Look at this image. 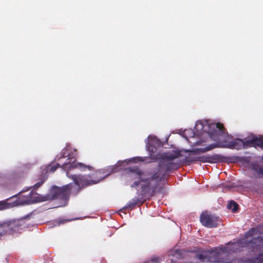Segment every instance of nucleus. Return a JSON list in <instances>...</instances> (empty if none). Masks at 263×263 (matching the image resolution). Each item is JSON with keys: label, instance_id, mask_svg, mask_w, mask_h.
Returning <instances> with one entry per match:
<instances>
[{"label": "nucleus", "instance_id": "f257e3e1", "mask_svg": "<svg viewBox=\"0 0 263 263\" xmlns=\"http://www.w3.org/2000/svg\"><path fill=\"white\" fill-rule=\"evenodd\" d=\"M102 173V172L100 171H96L92 175V177H91L89 175H69V174L67 173V176L74 182V184L73 183V189L74 191L72 192V195L76 196L83 187L97 184L109 175V173H108L105 176H103Z\"/></svg>", "mask_w": 263, "mask_h": 263}, {"label": "nucleus", "instance_id": "f03ea898", "mask_svg": "<svg viewBox=\"0 0 263 263\" xmlns=\"http://www.w3.org/2000/svg\"><path fill=\"white\" fill-rule=\"evenodd\" d=\"M209 129L208 131L209 137L211 139L216 141V143L211 144L209 146L197 149L193 151L195 154H197L198 152L205 153L216 147H224L226 145L223 144L221 141L222 138H225L228 133L226 132V129L224 128L222 123L218 122L217 123H212L209 124Z\"/></svg>", "mask_w": 263, "mask_h": 263}, {"label": "nucleus", "instance_id": "7ed1b4c3", "mask_svg": "<svg viewBox=\"0 0 263 263\" xmlns=\"http://www.w3.org/2000/svg\"><path fill=\"white\" fill-rule=\"evenodd\" d=\"M27 228L24 219H11L0 222V240L5 236L21 233Z\"/></svg>", "mask_w": 263, "mask_h": 263}, {"label": "nucleus", "instance_id": "20e7f679", "mask_svg": "<svg viewBox=\"0 0 263 263\" xmlns=\"http://www.w3.org/2000/svg\"><path fill=\"white\" fill-rule=\"evenodd\" d=\"M180 156V154L178 153L169 156H164L162 157L159 162L158 168L156 171L152 172V173L158 174L159 181H162L165 178L167 173L171 172L177 168L176 164L173 162V161Z\"/></svg>", "mask_w": 263, "mask_h": 263}, {"label": "nucleus", "instance_id": "39448f33", "mask_svg": "<svg viewBox=\"0 0 263 263\" xmlns=\"http://www.w3.org/2000/svg\"><path fill=\"white\" fill-rule=\"evenodd\" d=\"M124 173L125 184L127 185L137 179H139L141 181H146L147 179H144V177L149 176L151 175L150 172L143 171L137 165L125 168Z\"/></svg>", "mask_w": 263, "mask_h": 263}, {"label": "nucleus", "instance_id": "423d86ee", "mask_svg": "<svg viewBox=\"0 0 263 263\" xmlns=\"http://www.w3.org/2000/svg\"><path fill=\"white\" fill-rule=\"evenodd\" d=\"M73 186V183H70L63 186L62 187H54L51 191L52 198L60 200L63 202H67L69 200L70 195H72V192L74 191Z\"/></svg>", "mask_w": 263, "mask_h": 263}, {"label": "nucleus", "instance_id": "0eeeda50", "mask_svg": "<svg viewBox=\"0 0 263 263\" xmlns=\"http://www.w3.org/2000/svg\"><path fill=\"white\" fill-rule=\"evenodd\" d=\"M193 150L190 151V153L184 159V162L190 164L193 162H201L202 163L205 162H217L220 161L222 159V156L220 155H214L213 156L203 155L201 156H194L193 155H196L201 152H198L197 154H195Z\"/></svg>", "mask_w": 263, "mask_h": 263}, {"label": "nucleus", "instance_id": "6e6552de", "mask_svg": "<svg viewBox=\"0 0 263 263\" xmlns=\"http://www.w3.org/2000/svg\"><path fill=\"white\" fill-rule=\"evenodd\" d=\"M25 192L22 191L18 194L12 196L11 198L17 197L18 199L16 201L17 204H29L33 202L40 201L39 194L33 190H31L30 193L25 194Z\"/></svg>", "mask_w": 263, "mask_h": 263}, {"label": "nucleus", "instance_id": "1a4fd4ad", "mask_svg": "<svg viewBox=\"0 0 263 263\" xmlns=\"http://www.w3.org/2000/svg\"><path fill=\"white\" fill-rule=\"evenodd\" d=\"M144 179H147L146 181H141L144 183L141 186V192L143 194L148 193L151 190L154 192L157 189L160 181L158 180V174L152 173L149 176L144 177Z\"/></svg>", "mask_w": 263, "mask_h": 263}, {"label": "nucleus", "instance_id": "9d476101", "mask_svg": "<svg viewBox=\"0 0 263 263\" xmlns=\"http://www.w3.org/2000/svg\"><path fill=\"white\" fill-rule=\"evenodd\" d=\"M200 221L202 224L207 228H216L221 222V219L214 215L207 212L202 213L200 216Z\"/></svg>", "mask_w": 263, "mask_h": 263}, {"label": "nucleus", "instance_id": "9b49d317", "mask_svg": "<svg viewBox=\"0 0 263 263\" xmlns=\"http://www.w3.org/2000/svg\"><path fill=\"white\" fill-rule=\"evenodd\" d=\"M237 243L241 245L242 247L250 245L253 248V250L263 251V237L262 236L254 237L250 240L245 239H240Z\"/></svg>", "mask_w": 263, "mask_h": 263}, {"label": "nucleus", "instance_id": "f8f14e48", "mask_svg": "<svg viewBox=\"0 0 263 263\" xmlns=\"http://www.w3.org/2000/svg\"><path fill=\"white\" fill-rule=\"evenodd\" d=\"M209 261L212 263H229V258L223 256L218 247H214L208 251Z\"/></svg>", "mask_w": 263, "mask_h": 263}, {"label": "nucleus", "instance_id": "ddd939ff", "mask_svg": "<svg viewBox=\"0 0 263 263\" xmlns=\"http://www.w3.org/2000/svg\"><path fill=\"white\" fill-rule=\"evenodd\" d=\"M244 145L248 147H256V146L263 147V138L261 136L253 135L250 137H247L242 141Z\"/></svg>", "mask_w": 263, "mask_h": 263}, {"label": "nucleus", "instance_id": "4468645a", "mask_svg": "<svg viewBox=\"0 0 263 263\" xmlns=\"http://www.w3.org/2000/svg\"><path fill=\"white\" fill-rule=\"evenodd\" d=\"M239 240H238L236 243L230 241L227 243L226 246L220 245L218 246L223 257L228 258V256L231 253L234 252L236 250L237 245L242 247L241 245L237 243Z\"/></svg>", "mask_w": 263, "mask_h": 263}, {"label": "nucleus", "instance_id": "2eb2a0df", "mask_svg": "<svg viewBox=\"0 0 263 263\" xmlns=\"http://www.w3.org/2000/svg\"><path fill=\"white\" fill-rule=\"evenodd\" d=\"M144 201H140V199L138 198H134L132 199V201L128 202L126 205L123 207L121 211H125L127 210V209L131 210H133L135 208V206L138 204V203H140V205L142 204L143 203Z\"/></svg>", "mask_w": 263, "mask_h": 263}, {"label": "nucleus", "instance_id": "dca6fc26", "mask_svg": "<svg viewBox=\"0 0 263 263\" xmlns=\"http://www.w3.org/2000/svg\"><path fill=\"white\" fill-rule=\"evenodd\" d=\"M196 257L201 261H204L205 260L209 261V257H210L209 256L208 251L203 250L197 253Z\"/></svg>", "mask_w": 263, "mask_h": 263}, {"label": "nucleus", "instance_id": "f3484780", "mask_svg": "<svg viewBox=\"0 0 263 263\" xmlns=\"http://www.w3.org/2000/svg\"><path fill=\"white\" fill-rule=\"evenodd\" d=\"M70 166L72 167H77L79 168L82 170H85L86 168H88L89 170H92V167L89 166V165H86L81 163H77L74 164H70Z\"/></svg>", "mask_w": 263, "mask_h": 263}, {"label": "nucleus", "instance_id": "a211bd4d", "mask_svg": "<svg viewBox=\"0 0 263 263\" xmlns=\"http://www.w3.org/2000/svg\"><path fill=\"white\" fill-rule=\"evenodd\" d=\"M227 208L228 209L232 210V212L234 213L237 211L239 205L235 201L232 200L228 204Z\"/></svg>", "mask_w": 263, "mask_h": 263}, {"label": "nucleus", "instance_id": "6ab92c4d", "mask_svg": "<svg viewBox=\"0 0 263 263\" xmlns=\"http://www.w3.org/2000/svg\"><path fill=\"white\" fill-rule=\"evenodd\" d=\"M259 227H257L253 228L246 233V235L248 237H252L253 236L259 233Z\"/></svg>", "mask_w": 263, "mask_h": 263}, {"label": "nucleus", "instance_id": "aec40b11", "mask_svg": "<svg viewBox=\"0 0 263 263\" xmlns=\"http://www.w3.org/2000/svg\"><path fill=\"white\" fill-rule=\"evenodd\" d=\"M9 203L6 201L3 200L0 201V210H3L9 208Z\"/></svg>", "mask_w": 263, "mask_h": 263}, {"label": "nucleus", "instance_id": "412c9836", "mask_svg": "<svg viewBox=\"0 0 263 263\" xmlns=\"http://www.w3.org/2000/svg\"><path fill=\"white\" fill-rule=\"evenodd\" d=\"M60 167V164L59 163H55V164H53V165H50L48 167V170L50 172H54L57 168H58Z\"/></svg>", "mask_w": 263, "mask_h": 263}, {"label": "nucleus", "instance_id": "4be33fe9", "mask_svg": "<svg viewBox=\"0 0 263 263\" xmlns=\"http://www.w3.org/2000/svg\"><path fill=\"white\" fill-rule=\"evenodd\" d=\"M44 182V180L42 179L36 183H35L32 187L33 191L35 192V190H37L39 187H40Z\"/></svg>", "mask_w": 263, "mask_h": 263}, {"label": "nucleus", "instance_id": "5701e85b", "mask_svg": "<svg viewBox=\"0 0 263 263\" xmlns=\"http://www.w3.org/2000/svg\"><path fill=\"white\" fill-rule=\"evenodd\" d=\"M150 259L152 263H159L161 260V258L157 256H153Z\"/></svg>", "mask_w": 263, "mask_h": 263}, {"label": "nucleus", "instance_id": "b1692460", "mask_svg": "<svg viewBox=\"0 0 263 263\" xmlns=\"http://www.w3.org/2000/svg\"><path fill=\"white\" fill-rule=\"evenodd\" d=\"M141 182H142L139 179H138V180H134L132 184H130V186L131 188L137 187L140 185Z\"/></svg>", "mask_w": 263, "mask_h": 263}, {"label": "nucleus", "instance_id": "393cba45", "mask_svg": "<svg viewBox=\"0 0 263 263\" xmlns=\"http://www.w3.org/2000/svg\"><path fill=\"white\" fill-rule=\"evenodd\" d=\"M255 171L258 174L263 175V167H257L255 169Z\"/></svg>", "mask_w": 263, "mask_h": 263}, {"label": "nucleus", "instance_id": "a878e982", "mask_svg": "<svg viewBox=\"0 0 263 263\" xmlns=\"http://www.w3.org/2000/svg\"><path fill=\"white\" fill-rule=\"evenodd\" d=\"M148 139L151 141H158V140L155 137H152V136H149L148 137Z\"/></svg>", "mask_w": 263, "mask_h": 263}, {"label": "nucleus", "instance_id": "bb28decb", "mask_svg": "<svg viewBox=\"0 0 263 263\" xmlns=\"http://www.w3.org/2000/svg\"><path fill=\"white\" fill-rule=\"evenodd\" d=\"M137 159H138V161H142V160L139 157H137V158H133L131 160H129V161L130 162L132 161H133L134 162H137L136 161H134V160H136Z\"/></svg>", "mask_w": 263, "mask_h": 263}, {"label": "nucleus", "instance_id": "cd10ccee", "mask_svg": "<svg viewBox=\"0 0 263 263\" xmlns=\"http://www.w3.org/2000/svg\"><path fill=\"white\" fill-rule=\"evenodd\" d=\"M71 162V160H70V162H67L63 163V165L66 166L67 165H69L68 167H71L70 166V164H71L70 162Z\"/></svg>", "mask_w": 263, "mask_h": 263}, {"label": "nucleus", "instance_id": "c85d7f7f", "mask_svg": "<svg viewBox=\"0 0 263 263\" xmlns=\"http://www.w3.org/2000/svg\"><path fill=\"white\" fill-rule=\"evenodd\" d=\"M233 146H234L235 145V143L233 142V143L232 144Z\"/></svg>", "mask_w": 263, "mask_h": 263}, {"label": "nucleus", "instance_id": "c756f323", "mask_svg": "<svg viewBox=\"0 0 263 263\" xmlns=\"http://www.w3.org/2000/svg\"><path fill=\"white\" fill-rule=\"evenodd\" d=\"M72 159H73V163L75 161V159L73 158H72Z\"/></svg>", "mask_w": 263, "mask_h": 263}]
</instances>
